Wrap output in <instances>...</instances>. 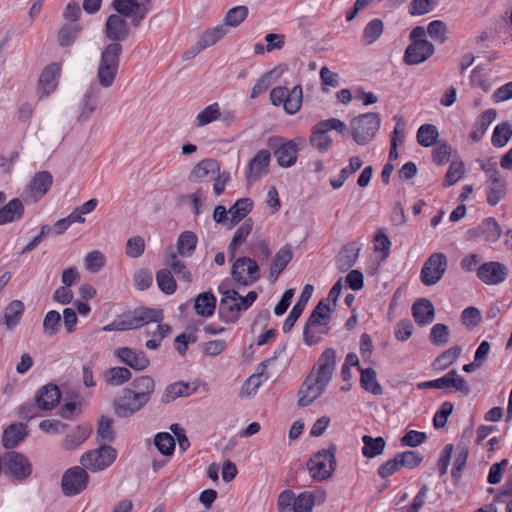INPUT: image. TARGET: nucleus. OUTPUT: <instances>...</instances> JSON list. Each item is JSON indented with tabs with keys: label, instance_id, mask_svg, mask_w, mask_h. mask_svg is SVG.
I'll return each instance as SVG.
<instances>
[{
	"label": "nucleus",
	"instance_id": "60",
	"mask_svg": "<svg viewBox=\"0 0 512 512\" xmlns=\"http://www.w3.org/2000/svg\"><path fill=\"white\" fill-rule=\"evenodd\" d=\"M60 322H61L60 313L57 312L56 310L49 311L43 320L44 333L49 336L55 335L59 330Z\"/></svg>",
	"mask_w": 512,
	"mask_h": 512
},
{
	"label": "nucleus",
	"instance_id": "23",
	"mask_svg": "<svg viewBox=\"0 0 512 512\" xmlns=\"http://www.w3.org/2000/svg\"><path fill=\"white\" fill-rule=\"evenodd\" d=\"M61 66L57 63L48 65L41 73L38 81V90L41 97L48 96L56 90Z\"/></svg>",
	"mask_w": 512,
	"mask_h": 512
},
{
	"label": "nucleus",
	"instance_id": "53",
	"mask_svg": "<svg viewBox=\"0 0 512 512\" xmlns=\"http://www.w3.org/2000/svg\"><path fill=\"white\" fill-rule=\"evenodd\" d=\"M438 137V130L436 126L432 124L422 125L417 132V140L421 146L430 147L432 146Z\"/></svg>",
	"mask_w": 512,
	"mask_h": 512
},
{
	"label": "nucleus",
	"instance_id": "10",
	"mask_svg": "<svg viewBox=\"0 0 512 512\" xmlns=\"http://www.w3.org/2000/svg\"><path fill=\"white\" fill-rule=\"evenodd\" d=\"M117 458V450L112 446L103 445L84 453L80 458L81 465L92 472L105 470Z\"/></svg>",
	"mask_w": 512,
	"mask_h": 512
},
{
	"label": "nucleus",
	"instance_id": "45",
	"mask_svg": "<svg viewBox=\"0 0 512 512\" xmlns=\"http://www.w3.org/2000/svg\"><path fill=\"white\" fill-rule=\"evenodd\" d=\"M512 138V125L508 122H502L496 125L491 137L492 145L496 148H502Z\"/></svg>",
	"mask_w": 512,
	"mask_h": 512
},
{
	"label": "nucleus",
	"instance_id": "50",
	"mask_svg": "<svg viewBox=\"0 0 512 512\" xmlns=\"http://www.w3.org/2000/svg\"><path fill=\"white\" fill-rule=\"evenodd\" d=\"M221 116L220 107L218 103H213L200 111L195 119V125L202 127L212 123Z\"/></svg>",
	"mask_w": 512,
	"mask_h": 512
},
{
	"label": "nucleus",
	"instance_id": "34",
	"mask_svg": "<svg viewBox=\"0 0 512 512\" xmlns=\"http://www.w3.org/2000/svg\"><path fill=\"white\" fill-rule=\"evenodd\" d=\"M24 214V206L18 198L10 200L6 205L0 208V225L18 221Z\"/></svg>",
	"mask_w": 512,
	"mask_h": 512
},
{
	"label": "nucleus",
	"instance_id": "30",
	"mask_svg": "<svg viewBox=\"0 0 512 512\" xmlns=\"http://www.w3.org/2000/svg\"><path fill=\"white\" fill-rule=\"evenodd\" d=\"M60 400V391L56 385L48 384L43 386L37 396V406L43 410H50L58 404Z\"/></svg>",
	"mask_w": 512,
	"mask_h": 512
},
{
	"label": "nucleus",
	"instance_id": "56",
	"mask_svg": "<svg viewBox=\"0 0 512 512\" xmlns=\"http://www.w3.org/2000/svg\"><path fill=\"white\" fill-rule=\"evenodd\" d=\"M89 436V430L85 427H77L72 433L68 434L63 441V448L72 450L83 443Z\"/></svg>",
	"mask_w": 512,
	"mask_h": 512
},
{
	"label": "nucleus",
	"instance_id": "21",
	"mask_svg": "<svg viewBox=\"0 0 512 512\" xmlns=\"http://www.w3.org/2000/svg\"><path fill=\"white\" fill-rule=\"evenodd\" d=\"M114 355L120 362L137 371L146 369L150 363L148 357L143 351L134 350L128 347L116 349Z\"/></svg>",
	"mask_w": 512,
	"mask_h": 512
},
{
	"label": "nucleus",
	"instance_id": "39",
	"mask_svg": "<svg viewBox=\"0 0 512 512\" xmlns=\"http://www.w3.org/2000/svg\"><path fill=\"white\" fill-rule=\"evenodd\" d=\"M310 145L320 153H325L332 145V139L328 132L321 129L317 124L313 126L311 135L309 137Z\"/></svg>",
	"mask_w": 512,
	"mask_h": 512
},
{
	"label": "nucleus",
	"instance_id": "26",
	"mask_svg": "<svg viewBox=\"0 0 512 512\" xmlns=\"http://www.w3.org/2000/svg\"><path fill=\"white\" fill-rule=\"evenodd\" d=\"M326 499L325 490L319 489L314 492H302L293 501V512H312L316 503H323Z\"/></svg>",
	"mask_w": 512,
	"mask_h": 512
},
{
	"label": "nucleus",
	"instance_id": "46",
	"mask_svg": "<svg viewBox=\"0 0 512 512\" xmlns=\"http://www.w3.org/2000/svg\"><path fill=\"white\" fill-rule=\"evenodd\" d=\"M197 237L193 232H183L177 241V251L179 255L183 257H189L192 255L196 248Z\"/></svg>",
	"mask_w": 512,
	"mask_h": 512
},
{
	"label": "nucleus",
	"instance_id": "49",
	"mask_svg": "<svg viewBox=\"0 0 512 512\" xmlns=\"http://www.w3.org/2000/svg\"><path fill=\"white\" fill-rule=\"evenodd\" d=\"M249 10L247 6L240 5L229 9L224 17L225 27H237L239 26L248 16Z\"/></svg>",
	"mask_w": 512,
	"mask_h": 512
},
{
	"label": "nucleus",
	"instance_id": "20",
	"mask_svg": "<svg viewBox=\"0 0 512 512\" xmlns=\"http://www.w3.org/2000/svg\"><path fill=\"white\" fill-rule=\"evenodd\" d=\"M434 50L428 40L413 41L405 50L404 62L408 65L420 64L430 58Z\"/></svg>",
	"mask_w": 512,
	"mask_h": 512
},
{
	"label": "nucleus",
	"instance_id": "8",
	"mask_svg": "<svg viewBox=\"0 0 512 512\" xmlns=\"http://www.w3.org/2000/svg\"><path fill=\"white\" fill-rule=\"evenodd\" d=\"M380 127V117L377 113H365L350 121L353 139L358 145H366L376 135Z\"/></svg>",
	"mask_w": 512,
	"mask_h": 512
},
{
	"label": "nucleus",
	"instance_id": "9",
	"mask_svg": "<svg viewBox=\"0 0 512 512\" xmlns=\"http://www.w3.org/2000/svg\"><path fill=\"white\" fill-rule=\"evenodd\" d=\"M270 100L274 106L282 105L287 114H296L302 106V87L295 85L291 90L283 86L274 87L270 91Z\"/></svg>",
	"mask_w": 512,
	"mask_h": 512
},
{
	"label": "nucleus",
	"instance_id": "6",
	"mask_svg": "<svg viewBox=\"0 0 512 512\" xmlns=\"http://www.w3.org/2000/svg\"><path fill=\"white\" fill-rule=\"evenodd\" d=\"M481 169L487 177L486 196L487 202L491 206H496L507 193V184L500 171L497 163L492 159L479 160Z\"/></svg>",
	"mask_w": 512,
	"mask_h": 512
},
{
	"label": "nucleus",
	"instance_id": "5",
	"mask_svg": "<svg viewBox=\"0 0 512 512\" xmlns=\"http://www.w3.org/2000/svg\"><path fill=\"white\" fill-rule=\"evenodd\" d=\"M121 53L122 46L119 43H110L102 51L96 73L100 87L108 89L113 86L119 70Z\"/></svg>",
	"mask_w": 512,
	"mask_h": 512
},
{
	"label": "nucleus",
	"instance_id": "3",
	"mask_svg": "<svg viewBox=\"0 0 512 512\" xmlns=\"http://www.w3.org/2000/svg\"><path fill=\"white\" fill-rule=\"evenodd\" d=\"M222 295L218 306V317L226 324L236 323L241 313L246 311L257 299V292L249 291L246 296H240L234 289H229L225 282L218 287Z\"/></svg>",
	"mask_w": 512,
	"mask_h": 512
},
{
	"label": "nucleus",
	"instance_id": "61",
	"mask_svg": "<svg viewBox=\"0 0 512 512\" xmlns=\"http://www.w3.org/2000/svg\"><path fill=\"white\" fill-rule=\"evenodd\" d=\"M464 173H465V168H464L463 162L453 161L450 164L448 171L445 175L444 185L445 186L454 185L456 182H458L463 177Z\"/></svg>",
	"mask_w": 512,
	"mask_h": 512
},
{
	"label": "nucleus",
	"instance_id": "51",
	"mask_svg": "<svg viewBox=\"0 0 512 512\" xmlns=\"http://www.w3.org/2000/svg\"><path fill=\"white\" fill-rule=\"evenodd\" d=\"M166 265L178 276V278L184 282H191V273L186 266L178 260L176 253L171 252L166 256Z\"/></svg>",
	"mask_w": 512,
	"mask_h": 512
},
{
	"label": "nucleus",
	"instance_id": "25",
	"mask_svg": "<svg viewBox=\"0 0 512 512\" xmlns=\"http://www.w3.org/2000/svg\"><path fill=\"white\" fill-rule=\"evenodd\" d=\"M435 384H437V389L448 390L453 388L454 391L460 392L465 396L469 395L471 391L468 382L455 369L450 370L443 377L435 379Z\"/></svg>",
	"mask_w": 512,
	"mask_h": 512
},
{
	"label": "nucleus",
	"instance_id": "62",
	"mask_svg": "<svg viewBox=\"0 0 512 512\" xmlns=\"http://www.w3.org/2000/svg\"><path fill=\"white\" fill-rule=\"evenodd\" d=\"M469 454L468 446L464 443H459L456 447V456L452 469V477H457L464 468Z\"/></svg>",
	"mask_w": 512,
	"mask_h": 512
},
{
	"label": "nucleus",
	"instance_id": "16",
	"mask_svg": "<svg viewBox=\"0 0 512 512\" xmlns=\"http://www.w3.org/2000/svg\"><path fill=\"white\" fill-rule=\"evenodd\" d=\"M509 274L507 266L498 261L483 263L477 269V277L486 285L493 286L503 283Z\"/></svg>",
	"mask_w": 512,
	"mask_h": 512
},
{
	"label": "nucleus",
	"instance_id": "32",
	"mask_svg": "<svg viewBox=\"0 0 512 512\" xmlns=\"http://www.w3.org/2000/svg\"><path fill=\"white\" fill-rule=\"evenodd\" d=\"M412 314L419 325H426L434 319L435 309L428 299H419L412 306Z\"/></svg>",
	"mask_w": 512,
	"mask_h": 512
},
{
	"label": "nucleus",
	"instance_id": "37",
	"mask_svg": "<svg viewBox=\"0 0 512 512\" xmlns=\"http://www.w3.org/2000/svg\"><path fill=\"white\" fill-rule=\"evenodd\" d=\"M132 391L136 393L139 398L143 399L147 403L149 402L151 395L155 391V382L152 377L143 375L133 380Z\"/></svg>",
	"mask_w": 512,
	"mask_h": 512
},
{
	"label": "nucleus",
	"instance_id": "27",
	"mask_svg": "<svg viewBox=\"0 0 512 512\" xmlns=\"http://www.w3.org/2000/svg\"><path fill=\"white\" fill-rule=\"evenodd\" d=\"M277 358L276 353L272 358H269L265 361H263L259 367H258V373L251 375L243 384L241 390H240V396L249 398L253 396L258 388L261 386L262 382L266 379H268V376L264 377V370L265 368L273 362Z\"/></svg>",
	"mask_w": 512,
	"mask_h": 512
},
{
	"label": "nucleus",
	"instance_id": "42",
	"mask_svg": "<svg viewBox=\"0 0 512 512\" xmlns=\"http://www.w3.org/2000/svg\"><path fill=\"white\" fill-rule=\"evenodd\" d=\"M359 370L361 372V387L374 395H381L383 388L377 381L375 370L372 368L362 369L361 367H359Z\"/></svg>",
	"mask_w": 512,
	"mask_h": 512
},
{
	"label": "nucleus",
	"instance_id": "31",
	"mask_svg": "<svg viewBox=\"0 0 512 512\" xmlns=\"http://www.w3.org/2000/svg\"><path fill=\"white\" fill-rule=\"evenodd\" d=\"M228 33V28L220 24L207 29L199 38L195 45L196 53L213 46Z\"/></svg>",
	"mask_w": 512,
	"mask_h": 512
},
{
	"label": "nucleus",
	"instance_id": "7",
	"mask_svg": "<svg viewBox=\"0 0 512 512\" xmlns=\"http://www.w3.org/2000/svg\"><path fill=\"white\" fill-rule=\"evenodd\" d=\"M336 447L331 445L327 449L316 452L307 462V470L315 481H325L332 477L335 466Z\"/></svg>",
	"mask_w": 512,
	"mask_h": 512
},
{
	"label": "nucleus",
	"instance_id": "13",
	"mask_svg": "<svg viewBox=\"0 0 512 512\" xmlns=\"http://www.w3.org/2000/svg\"><path fill=\"white\" fill-rule=\"evenodd\" d=\"M89 475L85 468L74 466L69 468L62 476V491L66 496H75L86 489Z\"/></svg>",
	"mask_w": 512,
	"mask_h": 512
},
{
	"label": "nucleus",
	"instance_id": "41",
	"mask_svg": "<svg viewBox=\"0 0 512 512\" xmlns=\"http://www.w3.org/2000/svg\"><path fill=\"white\" fill-rule=\"evenodd\" d=\"M131 376L130 370L126 367H112L103 374L104 381L109 386H120L128 382Z\"/></svg>",
	"mask_w": 512,
	"mask_h": 512
},
{
	"label": "nucleus",
	"instance_id": "14",
	"mask_svg": "<svg viewBox=\"0 0 512 512\" xmlns=\"http://www.w3.org/2000/svg\"><path fill=\"white\" fill-rule=\"evenodd\" d=\"M53 184V176L49 171L37 172L27 184L23 192L26 202H37L43 198Z\"/></svg>",
	"mask_w": 512,
	"mask_h": 512
},
{
	"label": "nucleus",
	"instance_id": "52",
	"mask_svg": "<svg viewBox=\"0 0 512 512\" xmlns=\"http://www.w3.org/2000/svg\"><path fill=\"white\" fill-rule=\"evenodd\" d=\"M156 281L159 289L167 294L171 295L176 291V281L173 278L171 271L168 269H161L156 273Z\"/></svg>",
	"mask_w": 512,
	"mask_h": 512
},
{
	"label": "nucleus",
	"instance_id": "28",
	"mask_svg": "<svg viewBox=\"0 0 512 512\" xmlns=\"http://www.w3.org/2000/svg\"><path fill=\"white\" fill-rule=\"evenodd\" d=\"M163 318L162 312L154 309L137 310L133 318L123 321V329H137L150 322H160Z\"/></svg>",
	"mask_w": 512,
	"mask_h": 512
},
{
	"label": "nucleus",
	"instance_id": "1",
	"mask_svg": "<svg viewBox=\"0 0 512 512\" xmlns=\"http://www.w3.org/2000/svg\"><path fill=\"white\" fill-rule=\"evenodd\" d=\"M151 0H113L112 6L117 14L110 15L105 24V36L112 43L124 41L129 35L125 18H131L133 26L138 27L150 10Z\"/></svg>",
	"mask_w": 512,
	"mask_h": 512
},
{
	"label": "nucleus",
	"instance_id": "58",
	"mask_svg": "<svg viewBox=\"0 0 512 512\" xmlns=\"http://www.w3.org/2000/svg\"><path fill=\"white\" fill-rule=\"evenodd\" d=\"M155 446L163 455H171L175 449V440L167 432L158 433L154 439Z\"/></svg>",
	"mask_w": 512,
	"mask_h": 512
},
{
	"label": "nucleus",
	"instance_id": "57",
	"mask_svg": "<svg viewBox=\"0 0 512 512\" xmlns=\"http://www.w3.org/2000/svg\"><path fill=\"white\" fill-rule=\"evenodd\" d=\"M97 436L100 441L111 442L114 439L113 420L107 416H101L97 424Z\"/></svg>",
	"mask_w": 512,
	"mask_h": 512
},
{
	"label": "nucleus",
	"instance_id": "44",
	"mask_svg": "<svg viewBox=\"0 0 512 512\" xmlns=\"http://www.w3.org/2000/svg\"><path fill=\"white\" fill-rule=\"evenodd\" d=\"M253 202L249 198H241L238 199L232 207L228 210L231 224H234L241 221L252 209Z\"/></svg>",
	"mask_w": 512,
	"mask_h": 512
},
{
	"label": "nucleus",
	"instance_id": "47",
	"mask_svg": "<svg viewBox=\"0 0 512 512\" xmlns=\"http://www.w3.org/2000/svg\"><path fill=\"white\" fill-rule=\"evenodd\" d=\"M383 30L384 24L381 19L371 20L363 30L362 41L366 45L374 43L382 35Z\"/></svg>",
	"mask_w": 512,
	"mask_h": 512
},
{
	"label": "nucleus",
	"instance_id": "29",
	"mask_svg": "<svg viewBox=\"0 0 512 512\" xmlns=\"http://www.w3.org/2000/svg\"><path fill=\"white\" fill-rule=\"evenodd\" d=\"M270 157V152L265 149H262L256 153V155L249 162V167L246 174L248 181L256 180L261 176V174L266 173L270 163Z\"/></svg>",
	"mask_w": 512,
	"mask_h": 512
},
{
	"label": "nucleus",
	"instance_id": "55",
	"mask_svg": "<svg viewBox=\"0 0 512 512\" xmlns=\"http://www.w3.org/2000/svg\"><path fill=\"white\" fill-rule=\"evenodd\" d=\"M106 264L105 255L99 250H94L89 253L84 258V266L91 273L99 272Z\"/></svg>",
	"mask_w": 512,
	"mask_h": 512
},
{
	"label": "nucleus",
	"instance_id": "35",
	"mask_svg": "<svg viewBox=\"0 0 512 512\" xmlns=\"http://www.w3.org/2000/svg\"><path fill=\"white\" fill-rule=\"evenodd\" d=\"M216 303V297L211 292L200 293L195 299V312L205 318L211 317L215 312Z\"/></svg>",
	"mask_w": 512,
	"mask_h": 512
},
{
	"label": "nucleus",
	"instance_id": "48",
	"mask_svg": "<svg viewBox=\"0 0 512 512\" xmlns=\"http://www.w3.org/2000/svg\"><path fill=\"white\" fill-rule=\"evenodd\" d=\"M81 32V27L76 23H70L62 26L58 33V43L62 47L70 46L74 43Z\"/></svg>",
	"mask_w": 512,
	"mask_h": 512
},
{
	"label": "nucleus",
	"instance_id": "17",
	"mask_svg": "<svg viewBox=\"0 0 512 512\" xmlns=\"http://www.w3.org/2000/svg\"><path fill=\"white\" fill-rule=\"evenodd\" d=\"M3 465L5 472L18 480L26 479L32 473V467L28 459L17 452L5 453Z\"/></svg>",
	"mask_w": 512,
	"mask_h": 512
},
{
	"label": "nucleus",
	"instance_id": "38",
	"mask_svg": "<svg viewBox=\"0 0 512 512\" xmlns=\"http://www.w3.org/2000/svg\"><path fill=\"white\" fill-rule=\"evenodd\" d=\"M362 442V454L366 458H374L381 455L386 446V441L383 437L374 438L370 435H364Z\"/></svg>",
	"mask_w": 512,
	"mask_h": 512
},
{
	"label": "nucleus",
	"instance_id": "11",
	"mask_svg": "<svg viewBox=\"0 0 512 512\" xmlns=\"http://www.w3.org/2000/svg\"><path fill=\"white\" fill-rule=\"evenodd\" d=\"M448 267V259L444 253L431 254L424 262L420 278L424 285L432 286L437 284L444 276Z\"/></svg>",
	"mask_w": 512,
	"mask_h": 512
},
{
	"label": "nucleus",
	"instance_id": "36",
	"mask_svg": "<svg viewBox=\"0 0 512 512\" xmlns=\"http://www.w3.org/2000/svg\"><path fill=\"white\" fill-rule=\"evenodd\" d=\"M24 310V304L20 300H13L5 307L4 320L8 329H13L19 324Z\"/></svg>",
	"mask_w": 512,
	"mask_h": 512
},
{
	"label": "nucleus",
	"instance_id": "54",
	"mask_svg": "<svg viewBox=\"0 0 512 512\" xmlns=\"http://www.w3.org/2000/svg\"><path fill=\"white\" fill-rule=\"evenodd\" d=\"M460 346H452L441 353L435 360L434 365L438 369H445L455 363L461 354Z\"/></svg>",
	"mask_w": 512,
	"mask_h": 512
},
{
	"label": "nucleus",
	"instance_id": "15",
	"mask_svg": "<svg viewBox=\"0 0 512 512\" xmlns=\"http://www.w3.org/2000/svg\"><path fill=\"white\" fill-rule=\"evenodd\" d=\"M306 144V141L302 137H296L294 139L281 142L278 148L274 150L277 163L280 167L288 168L293 166L298 157V152Z\"/></svg>",
	"mask_w": 512,
	"mask_h": 512
},
{
	"label": "nucleus",
	"instance_id": "18",
	"mask_svg": "<svg viewBox=\"0 0 512 512\" xmlns=\"http://www.w3.org/2000/svg\"><path fill=\"white\" fill-rule=\"evenodd\" d=\"M147 404L146 401L132 391L124 389L123 394L114 401V411L119 417H129L138 412Z\"/></svg>",
	"mask_w": 512,
	"mask_h": 512
},
{
	"label": "nucleus",
	"instance_id": "2",
	"mask_svg": "<svg viewBox=\"0 0 512 512\" xmlns=\"http://www.w3.org/2000/svg\"><path fill=\"white\" fill-rule=\"evenodd\" d=\"M336 367V351L327 348L307 375L298 391V405H311L326 390Z\"/></svg>",
	"mask_w": 512,
	"mask_h": 512
},
{
	"label": "nucleus",
	"instance_id": "63",
	"mask_svg": "<svg viewBox=\"0 0 512 512\" xmlns=\"http://www.w3.org/2000/svg\"><path fill=\"white\" fill-rule=\"evenodd\" d=\"M436 0H412L409 4V13L412 16H421L433 10Z\"/></svg>",
	"mask_w": 512,
	"mask_h": 512
},
{
	"label": "nucleus",
	"instance_id": "59",
	"mask_svg": "<svg viewBox=\"0 0 512 512\" xmlns=\"http://www.w3.org/2000/svg\"><path fill=\"white\" fill-rule=\"evenodd\" d=\"M430 341L437 346H443L449 342V328L445 324L437 323L431 328Z\"/></svg>",
	"mask_w": 512,
	"mask_h": 512
},
{
	"label": "nucleus",
	"instance_id": "33",
	"mask_svg": "<svg viewBox=\"0 0 512 512\" xmlns=\"http://www.w3.org/2000/svg\"><path fill=\"white\" fill-rule=\"evenodd\" d=\"M497 111L495 109H488L482 112L475 124L472 132L470 133V139L477 142L482 139L488 130L489 125L496 119Z\"/></svg>",
	"mask_w": 512,
	"mask_h": 512
},
{
	"label": "nucleus",
	"instance_id": "24",
	"mask_svg": "<svg viewBox=\"0 0 512 512\" xmlns=\"http://www.w3.org/2000/svg\"><path fill=\"white\" fill-rule=\"evenodd\" d=\"M99 101V89L91 86L84 94L78 105L76 120L78 123L86 122L95 112Z\"/></svg>",
	"mask_w": 512,
	"mask_h": 512
},
{
	"label": "nucleus",
	"instance_id": "40",
	"mask_svg": "<svg viewBox=\"0 0 512 512\" xmlns=\"http://www.w3.org/2000/svg\"><path fill=\"white\" fill-rule=\"evenodd\" d=\"M27 435L24 424H14L7 428L3 433L2 442L4 447L13 448L17 446Z\"/></svg>",
	"mask_w": 512,
	"mask_h": 512
},
{
	"label": "nucleus",
	"instance_id": "43",
	"mask_svg": "<svg viewBox=\"0 0 512 512\" xmlns=\"http://www.w3.org/2000/svg\"><path fill=\"white\" fill-rule=\"evenodd\" d=\"M190 393V385L186 382L179 381L166 387L161 400L163 403H170L179 397H187Z\"/></svg>",
	"mask_w": 512,
	"mask_h": 512
},
{
	"label": "nucleus",
	"instance_id": "64",
	"mask_svg": "<svg viewBox=\"0 0 512 512\" xmlns=\"http://www.w3.org/2000/svg\"><path fill=\"white\" fill-rule=\"evenodd\" d=\"M446 32V24L441 20H434L428 24L427 33L435 41L444 43L446 40Z\"/></svg>",
	"mask_w": 512,
	"mask_h": 512
},
{
	"label": "nucleus",
	"instance_id": "4",
	"mask_svg": "<svg viewBox=\"0 0 512 512\" xmlns=\"http://www.w3.org/2000/svg\"><path fill=\"white\" fill-rule=\"evenodd\" d=\"M333 306L321 300L313 309L306 321L303 330L305 344L312 346L317 344L321 335H326L330 331V321L332 319Z\"/></svg>",
	"mask_w": 512,
	"mask_h": 512
},
{
	"label": "nucleus",
	"instance_id": "12",
	"mask_svg": "<svg viewBox=\"0 0 512 512\" xmlns=\"http://www.w3.org/2000/svg\"><path fill=\"white\" fill-rule=\"evenodd\" d=\"M231 276L236 283L247 287L260 278V268L252 258L240 257L232 265Z\"/></svg>",
	"mask_w": 512,
	"mask_h": 512
},
{
	"label": "nucleus",
	"instance_id": "19",
	"mask_svg": "<svg viewBox=\"0 0 512 512\" xmlns=\"http://www.w3.org/2000/svg\"><path fill=\"white\" fill-rule=\"evenodd\" d=\"M502 234V229L498 222L492 218L484 219L478 226L468 230V240L482 239L486 242H496Z\"/></svg>",
	"mask_w": 512,
	"mask_h": 512
},
{
	"label": "nucleus",
	"instance_id": "22",
	"mask_svg": "<svg viewBox=\"0 0 512 512\" xmlns=\"http://www.w3.org/2000/svg\"><path fill=\"white\" fill-rule=\"evenodd\" d=\"M220 172V164L212 158H205L196 163L188 174V180L200 183Z\"/></svg>",
	"mask_w": 512,
	"mask_h": 512
}]
</instances>
